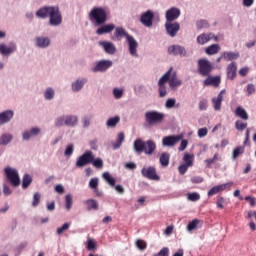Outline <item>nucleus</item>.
Returning <instances> with one entry per match:
<instances>
[{
  "label": "nucleus",
  "instance_id": "46",
  "mask_svg": "<svg viewBox=\"0 0 256 256\" xmlns=\"http://www.w3.org/2000/svg\"><path fill=\"white\" fill-rule=\"evenodd\" d=\"M87 249H88V251H96L97 250V242H95V240L89 238L87 240Z\"/></svg>",
  "mask_w": 256,
  "mask_h": 256
},
{
  "label": "nucleus",
  "instance_id": "57",
  "mask_svg": "<svg viewBox=\"0 0 256 256\" xmlns=\"http://www.w3.org/2000/svg\"><path fill=\"white\" fill-rule=\"evenodd\" d=\"M197 29H205L209 27V23L206 20H200L197 22Z\"/></svg>",
  "mask_w": 256,
  "mask_h": 256
},
{
  "label": "nucleus",
  "instance_id": "4",
  "mask_svg": "<svg viewBox=\"0 0 256 256\" xmlns=\"http://www.w3.org/2000/svg\"><path fill=\"white\" fill-rule=\"evenodd\" d=\"M90 21H95L98 25H103L107 22V12L101 7H95L89 14Z\"/></svg>",
  "mask_w": 256,
  "mask_h": 256
},
{
  "label": "nucleus",
  "instance_id": "28",
  "mask_svg": "<svg viewBox=\"0 0 256 256\" xmlns=\"http://www.w3.org/2000/svg\"><path fill=\"white\" fill-rule=\"evenodd\" d=\"M115 29V24H107L96 30L97 35H105V33H111Z\"/></svg>",
  "mask_w": 256,
  "mask_h": 256
},
{
  "label": "nucleus",
  "instance_id": "27",
  "mask_svg": "<svg viewBox=\"0 0 256 256\" xmlns=\"http://www.w3.org/2000/svg\"><path fill=\"white\" fill-rule=\"evenodd\" d=\"M41 133V129L39 128H32L30 131H25L23 133L24 141H29L31 137H35Z\"/></svg>",
  "mask_w": 256,
  "mask_h": 256
},
{
  "label": "nucleus",
  "instance_id": "36",
  "mask_svg": "<svg viewBox=\"0 0 256 256\" xmlns=\"http://www.w3.org/2000/svg\"><path fill=\"white\" fill-rule=\"evenodd\" d=\"M65 125H67L68 127H75V125H77V116H66Z\"/></svg>",
  "mask_w": 256,
  "mask_h": 256
},
{
  "label": "nucleus",
  "instance_id": "37",
  "mask_svg": "<svg viewBox=\"0 0 256 256\" xmlns=\"http://www.w3.org/2000/svg\"><path fill=\"white\" fill-rule=\"evenodd\" d=\"M33 183V178L29 174H25L22 179V188L27 189Z\"/></svg>",
  "mask_w": 256,
  "mask_h": 256
},
{
  "label": "nucleus",
  "instance_id": "62",
  "mask_svg": "<svg viewBox=\"0 0 256 256\" xmlns=\"http://www.w3.org/2000/svg\"><path fill=\"white\" fill-rule=\"evenodd\" d=\"M158 256H169V248L164 247L162 248L158 253H156Z\"/></svg>",
  "mask_w": 256,
  "mask_h": 256
},
{
  "label": "nucleus",
  "instance_id": "14",
  "mask_svg": "<svg viewBox=\"0 0 256 256\" xmlns=\"http://www.w3.org/2000/svg\"><path fill=\"white\" fill-rule=\"evenodd\" d=\"M165 29L170 37H175L179 33L181 25H179V22H166Z\"/></svg>",
  "mask_w": 256,
  "mask_h": 256
},
{
  "label": "nucleus",
  "instance_id": "51",
  "mask_svg": "<svg viewBox=\"0 0 256 256\" xmlns=\"http://www.w3.org/2000/svg\"><path fill=\"white\" fill-rule=\"evenodd\" d=\"M136 247H138L140 251H145L147 249V242L143 241L142 239H138L136 241Z\"/></svg>",
  "mask_w": 256,
  "mask_h": 256
},
{
  "label": "nucleus",
  "instance_id": "45",
  "mask_svg": "<svg viewBox=\"0 0 256 256\" xmlns=\"http://www.w3.org/2000/svg\"><path fill=\"white\" fill-rule=\"evenodd\" d=\"M216 161H219V154L218 153L214 154L213 158L205 160L206 167H208V169H211V165H213V163H215Z\"/></svg>",
  "mask_w": 256,
  "mask_h": 256
},
{
  "label": "nucleus",
  "instance_id": "25",
  "mask_svg": "<svg viewBox=\"0 0 256 256\" xmlns=\"http://www.w3.org/2000/svg\"><path fill=\"white\" fill-rule=\"evenodd\" d=\"M220 83H221V77L219 76H214V77L209 76L207 79L204 80L205 87H209V85H213V87H219Z\"/></svg>",
  "mask_w": 256,
  "mask_h": 256
},
{
  "label": "nucleus",
  "instance_id": "29",
  "mask_svg": "<svg viewBox=\"0 0 256 256\" xmlns=\"http://www.w3.org/2000/svg\"><path fill=\"white\" fill-rule=\"evenodd\" d=\"M51 41L47 37H38L36 38V45L37 47H40L41 49H45L46 47H49Z\"/></svg>",
  "mask_w": 256,
  "mask_h": 256
},
{
  "label": "nucleus",
  "instance_id": "9",
  "mask_svg": "<svg viewBox=\"0 0 256 256\" xmlns=\"http://www.w3.org/2000/svg\"><path fill=\"white\" fill-rule=\"evenodd\" d=\"M141 175L150 181H159V175H157V170L153 166L147 168H142Z\"/></svg>",
  "mask_w": 256,
  "mask_h": 256
},
{
  "label": "nucleus",
  "instance_id": "10",
  "mask_svg": "<svg viewBox=\"0 0 256 256\" xmlns=\"http://www.w3.org/2000/svg\"><path fill=\"white\" fill-rule=\"evenodd\" d=\"M167 81H169V72H166L158 81V93L161 98L167 96V86H165Z\"/></svg>",
  "mask_w": 256,
  "mask_h": 256
},
{
  "label": "nucleus",
  "instance_id": "35",
  "mask_svg": "<svg viewBox=\"0 0 256 256\" xmlns=\"http://www.w3.org/2000/svg\"><path fill=\"white\" fill-rule=\"evenodd\" d=\"M11 141H13V135H11L10 133L2 134V136L0 137V145H9Z\"/></svg>",
  "mask_w": 256,
  "mask_h": 256
},
{
  "label": "nucleus",
  "instance_id": "61",
  "mask_svg": "<svg viewBox=\"0 0 256 256\" xmlns=\"http://www.w3.org/2000/svg\"><path fill=\"white\" fill-rule=\"evenodd\" d=\"M208 103L207 100H201L199 102V110L200 111H207Z\"/></svg>",
  "mask_w": 256,
  "mask_h": 256
},
{
  "label": "nucleus",
  "instance_id": "49",
  "mask_svg": "<svg viewBox=\"0 0 256 256\" xmlns=\"http://www.w3.org/2000/svg\"><path fill=\"white\" fill-rule=\"evenodd\" d=\"M89 187L97 192V189L99 188V178H92L89 182Z\"/></svg>",
  "mask_w": 256,
  "mask_h": 256
},
{
  "label": "nucleus",
  "instance_id": "12",
  "mask_svg": "<svg viewBox=\"0 0 256 256\" xmlns=\"http://www.w3.org/2000/svg\"><path fill=\"white\" fill-rule=\"evenodd\" d=\"M168 55L185 57V55H187V50L181 45H171L168 47Z\"/></svg>",
  "mask_w": 256,
  "mask_h": 256
},
{
  "label": "nucleus",
  "instance_id": "60",
  "mask_svg": "<svg viewBox=\"0 0 256 256\" xmlns=\"http://www.w3.org/2000/svg\"><path fill=\"white\" fill-rule=\"evenodd\" d=\"M225 198L220 197L217 199L216 201V206L218 207V209H223L225 206Z\"/></svg>",
  "mask_w": 256,
  "mask_h": 256
},
{
  "label": "nucleus",
  "instance_id": "19",
  "mask_svg": "<svg viewBox=\"0 0 256 256\" xmlns=\"http://www.w3.org/2000/svg\"><path fill=\"white\" fill-rule=\"evenodd\" d=\"M112 65L113 62L111 60H102L96 64V66L93 68V71H107V69H109V67H111Z\"/></svg>",
  "mask_w": 256,
  "mask_h": 256
},
{
  "label": "nucleus",
  "instance_id": "3",
  "mask_svg": "<svg viewBox=\"0 0 256 256\" xmlns=\"http://www.w3.org/2000/svg\"><path fill=\"white\" fill-rule=\"evenodd\" d=\"M134 151L136 153H145V155H153L157 149V144L153 140L143 141L142 139H136L133 144Z\"/></svg>",
  "mask_w": 256,
  "mask_h": 256
},
{
  "label": "nucleus",
  "instance_id": "8",
  "mask_svg": "<svg viewBox=\"0 0 256 256\" xmlns=\"http://www.w3.org/2000/svg\"><path fill=\"white\" fill-rule=\"evenodd\" d=\"M93 155V151H85L80 157L77 158L76 167L81 169L83 167H87V165H91V162L93 161Z\"/></svg>",
  "mask_w": 256,
  "mask_h": 256
},
{
  "label": "nucleus",
  "instance_id": "48",
  "mask_svg": "<svg viewBox=\"0 0 256 256\" xmlns=\"http://www.w3.org/2000/svg\"><path fill=\"white\" fill-rule=\"evenodd\" d=\"M65 201H66V209L67 211H70L71 208L73 207V196H71V194H67L65 197Z\"/></svg>",
  "mask_w": 256,
  "mask_h": 256
},
{
  "label": "nucleus",
  "instance_id": "16",
  "mask_svg": "<svg viewBox=\"0 0 256 256\" xmlns=\"http://www.w3.org/2000/svg\"><path fill=\"white\" fill-rule=\"evenodd\" d=\"M182 139L183 137L181 136H166L162 139V145H164V147H175V145L178 144Z\"/></svg>",
  "mask_w": 256,
  "mask_h": 256
},
{
  "label": "nucleus",
  "instance_id": "7",
  "mask_svg": "<svg viewBox=\"0 0 256 256\" xmlns=\"http://www.w3.org/2000/svg\"><path fill=\"white\" fill-rule=\"evenodd\" d=\"M4 173L7 177V180L13 187H19L21 185V179L19 178V172L16 169L11 167H6Z\"/></svg>",
  "mask_w": 256,
  "mask_h": 256
},
{
  "label": "nucleus",
  "instance_id": "52",
  "mask_svg": "<svg viewBox=\"0 0 256 256\" xmlns=\"http://www.w3.org/2000/svg\"><path fill=\"white\" fill-rule=\"evenodd\" d=\"M39 203H41V194H39V192H36L33 196L32 207H37Z\"/></svg>",
  "mask_w": 256,
  "mask_h": 256
},
{
  "label": "nucleus",
  "instance_id": "6",
  "mask_svg": "<svg viewBox=\"0 0 256 256\" xmlns=\"http://www.w3.org/2000/svg\"><path fill=\"white\" fill-rule=\"evenodd\" d=\"M213 71V64L210 63L206 58H201L198 60V73L202 77H209Z\"/></svg>",
  "mask_w": 256,
  "mask_h": 256
},
{
  "label": "nucleus",
  "instance_id": "40",
  "mask_svg": "<svg viewBox=\"0 0 256 256\" xmlns=\"http://www.w3.org/2000/svg\"><path fill=\"white\" fill-rule=\"evenodd\" d=\"M247 121L245 120H237L235 122V129L237 131H245V129L247 128Z\"/></svg>",
  "mask_w": 256,
  "mask_h": 256
},
{
  "label": "nucleus",
  "instance_id": "55",
  "mask_svg": "<svg viewBox=\"0 0 256 256\" xmlns=\"http://www.w3.org/2000/svg\"><path fill=\"white\" fill-rule=\"evenodd\" d=\"M188 199L189 201H199V199H201V195L197 192H193L188 194Z\"/></svg>",
  "mask_w": 256,
  "mask_h": 256
},
{
  "label": "nucleus",
  "instance_id": "33",
  "mask_svg": "<svg viewBox=\"0 0 256 256\" xmlns=\"http://www.w3.org/2000/svg\"><path fill=\"white\" fill-rule=\"evenodd\" d=\"M87 83V79H82V80H76V82L72 83V91L77 92L81 91L83 89V85Z\"/></svg>",
  "mask_w": 256,
  "mask_h": 256
},
{
  "label": "nucleus",
  "instance_id": "20",
  "mask_svg": "<svg viewBox=\"0 0 256 256\" xmlns=\"http://www.w3.org/2000/svg\"><path fill=\"white\" fill-rule=\"evenodd\" d=\"M101 47H103L105 53H107L108 55H115V53L117 52V47H115V44H113L112 42H107V41H103L100 42Z\"/></svg>",
  "mask_w": 256,
  "mask_h": 256
},
{
  "label": "nucleus",
  "instance_id": "47",
  "mask_svg": "<svg viewBox=\"0 0 256 256\" xmlns=\"http://www.w3.org/2000/svg\"><path fill=\"white\" fill-rule=\"evenodd\" d=\"M69 227H71L70 223L68 222L64 223L61 227L57 228L56 230L57 235H63V233H65V231H67Z\"/></svg>",
  "mask_w": 256,
  "mask_h": 256
},
{
  "label": "nucleus",
  "instance_id": "34",
  "mask_svg": "<svg viewBox=\"0 0 256 256\" xmlns=\"http://www.w3.org/2000/svg\"><path fill=\"white\" fill-rule=\"evenodd\" d=\"M169 159H171V155L167 152H163L160 155V164L162 167H168L169 166Z\"/></svg>",
  "mask_w": 256,
  "mask_h": 256
},
{
  "label": "nucleus",
  "instance_id": "32",
  "mask_svg": "<svg viewBox=\"0 0 256 256\" xmlns=\"http://www.w3.org/2000/svg\"><path fill=\"white\" fill-rule=\"evenodd\" d=\"M218 51H221V46H219V44H212L206 48L207 55H217Z\"/></svg>",
  "mask_w": 256,
  "mask_h": 256
},
{
  "label": "nucleus",
  "instance_id": "39",
  "mask_svg": "<svg viewBox=\"0 0 256 256\" xmlns=\"http://www.w3.org/2000/svg\"><path fill=\"white\" fill-rule=\"evenodd\" d=\"M123 141H125V133L120 132L118 134L116 142L113 144V148L119 149V147H121V145L123 144Z\"/></svg>",
  "mask_w": 256,
  "mask_h": 256
},
{
  "label": "nucleus",
  "instance_id": "11",
  "mask_svg": "<svg viewBox=\"0 0 256 256\" xmlns=\"http://www.w3.org/2000/svg\"><path fill=\"white\" fill-rule=\"evenodd\" d=\"M167 73H169V77H168V83H169V87H171V89H175V87H181V80L179 78H177V72H173V67H171Z\"/></svg>",
  "mask_w": 256,
  "mask_h": 256
},
{
  "label": "nucleus",
  "instance_id": "2",
  "mask_svg": "<svg viewBox=\"0 0 256 256\" xmlns=\"http://www.w3.org/2000/svg\"><path fill=\"white\" fill-rule=\"evenodd\" d=\"M123 37H125L126 41H128L130 55L137 57V48L139 47L137 40H135L133 36L129 35V33H127L123 27H116L114 35L111 37L112 41H121Z\"/></svg>",
  "mask_w": 256,
  "mask_h": 256
},
{
  "label": "nucleus",
  "instance_id": "13",
  "mask_svg": "<svg viewBox=\"0 0 256 256\" xmlns=\"http://www.w3.org/2000/svg\"><path fill=\"white\" fill-rule=\"evenodd\" d=\"M166 22H173L181 17V10L177 7H172L166 11Z\"/></svg>",
  "mask_w": 256,
  "mask_h": 256
},
{
  "label": "nucleus",
  "instance_id": "54",
  "mask_svg": "<svg viewBox=\"0 0 256 256\" xmlns=\"http://www.w3.org/2000/svg\"><path fill=\"white\" fill-rule=\"evenodd\" d=\"M65 119H66V116H60L56 118L55 120L56 127H63V125H65Z\"/></svg>",
  "mask_w": 256,
  "mask_h": 256
},
{
  "label": "nucleus",
  "instance_id": "58",
  "mask_svg": "<svg viewBox=\"0 0 256 256\" xmlns=\"http://www.w3.org/2000/svg\"><path fill=\"white\" fill-rule=\"evenodd\" d=\"M113 95H114L115 99H121L123 97V90L114 88Z\"/></svg>",
  "mask_w": 256,
  "mask_h": 256
},
{
  "label": "nucleus",
  "instance_id": "44",
  "mask_svg": "<svg viewBox=\"0 0 256 256\" xmlns=\"http://www.w3.org/2000/svg\"><path fill=\"white\" fill-rule=\"evenodd\" d=\"M193 157V155L186 153L183 157L185 165H187L188 167H193Z\"/></svg>",
  "mask_w": 256,
  "mask_h": 256
},
{
  "label": "nucleus",
  "instance_id": "26",
  "mask_svg": "<svg viewBox=\"0 0 256 256\" xmlns=\"http://www.w3.org/2000/svg\"><path fill=\"white\" fill-rule=\"evenodd\" d=\"M17 51V46H6L5 44H0V53L2 55H11V53H15Z\"/></svg>",
  "mask_w": 256,
  "mask_h": 256
},
{
  "label": "nucleus",
  "instance_id": "50",
  "mask_svg": "<svg viewBox=\"0 0 256 256\" xmlns=\"http://www.w3.org/2000/svg\"><path fill=\"white\" fill-rule=\"evenodd\" d=\"M197 225H199V220L194 219L190 223H188L187 230L188 231H195V229H197Z\"/></svg>",
  "mask_w": 256,
  "mask_h": 256
},
{
  "label": "nucleus",
  "instance_id": "59",
  "mask_svg": "<svg viewBox=\"0 0 256 256\" xmlns=\"http://www.w3.org/2000/svg\"><path fill=\"white\" fill-rule=\"evenodd\" d=\"M189 167H190V166H187V164H181V165L178 167V171H179L180 175H185V173H187Z\"/></svg>",
  "mask_w": 256,
  "mask_h": 256
},
{
  "label": "nucleus",
  "instance_id": "63",
  "mask_svg": "<svg viewBox=\"0 0 256 256\" xmlns=\"http://www.w3.org/2000/svg\"><path fill=\"white\" fill-rule=\"evenodd\" d=\"M203 177L201 176H194L191 178V183H194V184H199V183H203Z\"/></svg>",
  "mask_w": 256,
  "mask_h": 256
},
{
  "label": "nucleus",
  "instance_id": "38",
  "mask_svg": "<svg viewBox=\"0 0 256 256\" xmlns=\"http://www.w3.org/2000/svg\"><path fill=\"white\" fill-rule=\"evenodd\" d=\"M91 164H92L93 167H95L96 169H103V159H101V158H95V154H93V156H92Z\"/></svg>",
  "mask_w": 256,
  "mask_h": 256
},
{
  "label": "nucleus",
  "instance_id": "43",
  "mask_svg": "<svg viewBox=\"0 0 256 256\" xmlns=\"http://www.w3.org/2000/svg\"><path fill=\"white\" fill-rule=\"evenodd\" d=\"M103 179H105V181H107V183H109L111 187H115L116 180L115 178L111 177V174H109V172L103 173Z\"/></svg>",
  "mask_w": 256,
  "mask_h": 256
},
{
  "label": "nucleus",
  "instance_id": "56",
  "mask_svg": "<svg viewBox=\"0 0 256 256\" xmlns=\"http://www.w3.org/2000/svg\"><path fill=\"white\" fill-rule=\"evenodd\" d=\"M175 103H176V100L173 99V98H169L166 103H165V107L166 109H173V107H175Z\"/></svg>",
  "mask_w": 256,
  "mask_h": 256
},
{
  "label": "nucleus",
  "instance_id": "15",
  "mask_svg": "<svg viewBox=\"0 0 256 256\" xmlns=\"http://www.w3.org/2000/svg\"><path fill=\"white\" fill-rule=\"evenodd\" d=\"M231 187H233V182L214 186L208 191V197H213V195H217V193H221V191H225L226 189H231Z\"/></svg>",
  "mask_w": 256,
  "mask_h": 256
},
{
  "label": "nucleus",
  "instance_id": "53",
  "mask_svg": "<svg viewBox=\"0 0 256 256\" xmlns=\"http://www.w3.org/2000/svg\"><path fill=\"white\" fill-rule=\"evenodd\" d=\"M45 99L51 100L55 97V91L52 88H47L44 94Z\"/></svg>",
  "mask_w": 256,
  "mask_h": 256
},
{
  "label": "nucleus",
  "instance_id": "18",
  "mask_svg": "<svg viewBox=\"0 0 256 256\" xmlns=\"http://www.w3.org/2000/svg\"><path fill=\"white\" fill-rule=\"evenodd\" d=\"M211 39H214V41H217L218 38L213 33H209V34L203 33L197 37V43L199 45H205V43H209Z\"/></svg>",
  "mask_w": 256,
  "mask_h": 256
},
{
  "label": "nucleus",
  "instance_id": "42",
  "mask_svg": "<svg viewBox=\"0 0 256 256\" xmlns=\"http://www.w3.org/2000/svg\"><path fill=\"white\" fill-rule=\"evenodd\" d=\"M245 153V147L244 146H238L234 149L232 154V159H237L239 155H243Z\"/></svg>",
  "mask_w": 256,
  "mask_h": 256
},
{
  "label": "nucleus",
  "instance_id": "5",
  "mask_svg": "<svg viewBox=\"0 0 256 256\" xmlns=\"http://www.w3.org/2000/svg\"><path fill=\"white\" fill-rule=\"evenodd\" d=\"M165 114L158 111H148L145 113V121L148 125H157V123H163Z\"/></svg>",
  "mask_w": 256,
  "mask_h": 256
},
{
  "label": "nucleus",
  "instance_id": "17",
  "mask_svg": "<svg viewBox=\"0 0 256 256\" xmlns=\"http://www.w3.org/2000/svg\"><path fill=\"white\" fill-rule=\"evenodd\" d=\"M155 15L151 10L146 11L144 14H142L140 21L142 25H145V27H153V18Z\"/></svg>",
  "mask_w": 256,
  "mask_h": 256
},
{
  "label": "nucleus",
  "instance_id": "22",
  "mask_svg": "<svg viewBox=\"0 0 256 256\" xmlns=\"http://www.w3.org/2000/svg\"><path fill=\"white\" fill-rule=\"evenodd\" d=\"M237 77V63L232 62L227 66V78L233 81Z\"/></svg>",
  "mask_w": 256,
  "mask_h": 256
},
{
  "label": "nucleus",
  "instance_id": "23",
  "mask_svg": "<svg viewBox=\"0 0 256 256\" xmlns=\"http://www.w3.org/2000/svg\"><path fill=\"white\" fill-rule=\"evenodd\" d=\"M223 95H225V90H222L216 98H212V103L215 111H221V103H223Z\"/></svg>",
  "mask_w": 256,
  "mask_h": 256
},
{
  "label": "nucleus",
  "instance_id": "24",
  "mask_svg": "<svg viewBox=\"0 0 256 256\" xmlns=\"http://www.w3.org/2000/svg\"><path fill=\"white\" fill-rule=\"evenodd\" d=\"M234 115L236 117H239L242 121H249V114L247 113V110L245 108L238 106L235 111Z\"/></svg>",
  "mask_w": 256,
  "mask_h": 256
},
{
  "label": "nucleus",
  "instance_id": "41",
  "mask_svg": "<svg viewBox=\"0 0 256 256\" xmlns=\"http://www.w3.org/2000/svg\"><path fill=\"white\" fill-rule=\"evenodd\" d=\"M121 121V117L115 116L112 118H109L106 125L107 127H117V124Z\"/></svg>",
  "mask_w": 256,
  "mask_h": 256
},
{
  "label": "nucleus",
  "instance_id": "30",
  "mask_svg": "<svg viewBox=\"0 0 256 256\" xmlns=\"http://www.w3.org/2000/svg\"><path fill=\"white\" fill-rule=\"evenodd\" d=\"M222 57L225 61H235L239 59V52H224Z\"/></svg>",
  "mask_w": 256,
  "mask_h": 256
},
{
  "label": "nucleus",
  "instance_id": "31",
  "mask_svg": "<svg viewBox=\"0 0 256 256\" xmlns=\"http://www.w3.org/2000/svg\"><path fill=\"white\" fill-rule=\"evenodd\" d=\"M84 203L85 205H87L88 211H91V210L97 211V209H99V204L95 199H88Z\"/></svg>",
  "mask_w": 256,
  "mask_h": 256
},
{
  "label": "nucleus",
  "instance_id": "64",
  "mask_svg": "<svg viewBox=\"0 0 256 256\" xmlns=\"http://www.w3.org/2000/svg\"><path fill=\"white\" fill-rule=\"evenodd\" d=\"M247 93H248V95H253V93H255V85L254 84L247 85Z\"/></svg>",
  "mask_w": 256,
  "mask_h": 256
},
{
  "label": "nucleus",
  "instance_id": "21",
  "mask_svg": "<svg viewBox=\"0 0 256 256\" xmlns=\"http://www.w3.org/2000/svg\"><path fill=\"white\" fill-rule=\"evenodd\" d=\"M13 110H6L2 113H0V125H5L13 119Z\"/></svg>",
  "mask_w": 256,
  "mask_h": 256
},
{
  "label": "nucleus",
  "instance_id": "1",
  "mask_svg": "<svg viewBox=\"0 0 256 256\" xmlns=\"http://www.w3.org/2000/svg\"><path fill=\"white\" fill-rule=\"evenodd\" d=\"M36 17H39V19H47V17H49V23L54 27L63 23V17L61 16V12H59V7L57 6H45L40 8L36 12Z\"/></svg>",
  "mask_w": 256,
  "mask_h": 256
}]
</instances>
